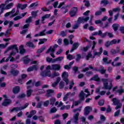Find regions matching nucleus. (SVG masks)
Listing matches in <instances>:
<instances>
[{"label": "nucleus", "mask_w": 124, "mask_h": 124, "mask_svg": "<svg viewBox=\"0 0 124 124\" xmlns=\"http://www.w3.org/2000/svg\"><path fill=\"white\" fill-rule=\"evenodd\" d=\"M101 81L103 82V84L102 89L104 90H108V91L112 89V88H113V85H112V83H113V79H109V85H108V79L107 78H102Z\"/></svg>", "instance_id": "nucleus-1"}, {"label": "nucleus", "mask_w": 124, "mask_h": 124, "mask_svg": "<svg viewBox=\"0 0 124 124\" xmlns=\"http://www.w3.org/2000/svg\"><path fill=\"white\" fill-rule=\"evenodd\" d=\"M99 51V52H95V51H93V54H92V51H90L87 54V56L91 59H94L96 56L100 57L101 54H102V52H103V48H102V47H100Z\"/></svg>", "instance_id": "nucleus-2"}, {"label": "nucleus", "mask_w": 124, "mask_h": 124, "mask_svg": "<svg viewBox=\"0 0 124 124\" xmlns=\"http://www.w3.org/2000/svg\"><path fill=\"white\" fill-rule=\"evenodd\" d=\"M121 42V39H118L117 40L116 39H114L110 41H107L106 42L105 44V46L106 48H108L109 46H111L112 45H116V44H120Z\"/></svg>", "instance_id": "nucleus-3"}, {"label": "nucleus", "mask_w": 124, "mask_h": 124, "mask_svg": "<svg viewBox=\"0 0 124 124\" xmlns=\"http://www.w3.org/2000/svg\"><path fill=\"white\" fill-rule=\"evenodd\" d=\"M85 96H86V94L85 93H84L83 91H81L78 95L79 100L75 103V106H77L80 104L82 101H84V100H85Z\"/></svg>", "instance_id": "nucleus-4"}, {"label": "nucleus", "mask_w": 124, "mask_h": 124, "mask_svg": "<svg viewBox=\"0 0 124 124\" xmlns=\"http://www.w3.org/2000/svg\"><path fill=\"white\" fill-rule=\"evenodd\" d=\"M94 71L99 72L102 75H105V78H108V76H109L108 74H106V69L104 68L103 66H100L99 69L97 68L94 69Z\"/></svg>", "instance_id": "nucleus-5"}, {"label": "nucleus", "mask_w": 124, "mask_h": 124, "mask_svg": "<svg viewBox=\"0 0 124 124\" xmlns=\"http://www.w3.org/2000/svg\"><path fill=\"white\" fill-rule=\"evenodd\" d=\"M30 105V104L29 103H26L24 106L21 107H15L13 109L10 110V112L11 113H12V112H14V111H16V112H17V111H21V110H23L24 109H26L28 106Z\"/></svg>", "instance_id": "nucleus-6"}, {"label": "nucleus", "mask_w": 124, "mask_h": 124, "mask_svg": "<svg viewBox=\"0 0 124 124\" xmlns=\"http://www.w3.org/2000/svg\"><path fill=\"white\" fill-rule=\"evenodd\" d=\"M68 73L67 72H63L62 74V77L63 81L66 83V85H68L69 80L68 79Z\"/></svg>", "instance_id": "nucleus-7"}, {"label": "nucleus", "mask_w": 124, "mask_h": 124, "mask_svg": "<svg viewBox=\"0 0 124 124\" xmlns=\"http://www.w3.org/2000/svg\"><path fill=\"white\" fill-rule=\"evenodd\" d=\"M3 96L6 99H4V101L2 103V106H7V105H9L12 101L10 99H7V96L6 94H4Z\"/></svg>", "instance_id": "nucleus-8"}, {"label": "nucleus", "mask_w": 124, "mask_h": 124, "mask_svg": "<svg viewBox=\"0 0 124 124\" xmlns=\"http://www.w3.org/2000/svg\"><path fill=\"white\" fill-rule=\"evenodd\" d=\"M41 76L42 77H51V71L45 70L41 73Z\"/></svg>", "instance_id": "nucleus-9"}, {"label": "nucleus", "mask_w": 124, "mask_h": 124, "mask_svg": "<svg viewBox=\"0 0 124 124\" xmlns=\"http://www.w3.org/2000/svg\"><path fill=\"white\" fill-rule=\"evenodd\" d=\"M55 91L53 89H48L46 90V96L47 97H51L54 95Z\"/></svg>", "instance_id": "nucleus-10"}, {"label": "nucleus", "mask_w": 124, "mask_h": 124, "mask_svg": "<svg viewBox=\"0 0 124 124\" xmlns=\"http://www.w3.org/2000/svg\"><path fill=\"white\" fill-rule=\"evenodd\" d=\"M51 66V69L52 70H55V71H59V70H61V68H62L61 65L59 64H52Z\"/></svg>", "instance_id": "nucleus-11"}, {"label": "nucleus", "mask_w": 124, "mask_h": 124, "mask_svg": "<svg viewBox=\"0 0 124 124\" xmlns=\"http://www.w3.org/2000/svg\"><path fill=\"white\" fill-rule=\"evenodd\" d=\"M92 110H93V109L92 108V107L90 106H87L86 107H85L84 108V113L85 116H87V115H89Z\"/></svg>", "instance_id": "nucleus-12"}, {"label": "nucleus", "mask_w": 124, "mask_h": 124, "mask_svg": "<svg viewBox=\"0 0 124 124\" xmlns=\"http://www.w3.org/2000/svg\"><path fill=\"white\" fill-rule=\"evenodd\" d=\"M20 91L21 88L19 86H15L13 88V93L14 94H17V93H19Z\"/></svg>", "instance_id": "nucleus-13"}, {"label": "nucleus", "mask_w": 124, "mask_h": 124, "mask_svg": "<svg viewBox=\"0 0 124 124\" xmlns=\"http://www.w3.org/2000/svg\"><path fill=\"white\" fill-rule=\"evenodd\" d=\"M10 50H16L17 53H19V50L18 49V47H17V45H13L9 46L7 48V51H9Z\"/></svg>", "instance_id": "nucleus-14"}, {"label": "nucleus", "mask_w": 124, "mask_h": 124, "mask_svg": "<svg viewBox=\"0 0 124 124\" xmlns=\"http://www.w3.org/2000/svg\"><path fill=\"white\" fill-rule=\"evenodd\" d=\"M90 20V17L87 16L85 18L79 17L78 18V22L79 23H83L84 22H88Z\"/></svg>", "instance_id": "nucleus-15"}, {"label": "nucleus", "mask_w": 124, "mask_h": 124, "mask_svg": "<svg viewBox=\"0 0 124 124\" xmlns=\"http://www.w3.org/2000/svg\"><path fill=\"white\" fill-rule=\"evenodd\" d=\"M116 49L114 48H112L110 50V53L111 55H116V54H119L120 53V47L117 46L116 47Z\"/></svg>", "instance_id": "nucleus-16"}, {"label": "nucleus", "mask_w": 124, "mask_h": 124, "mask_svg": "<svg viewBox=\"0 0 124 124\" xmlns=\"http://www.w3.org/2000/svg\"><path fill=\"white\" fill-rule=\"evenodd\" d=\"M107 35H108L109 38L114 37V35H113V33L107 31L103 34L102 38H104V37H105Z\"/></svg>", "instance_id": "nucleus-17"}, {"label": "nucleus", "mask_w": 124, "mask_h": 124, "mask_svg": "<svg viewBox=\"0 0 124 124\" xmlns=\"http://www.w3.org/2000/svg\"><path fill=\"white\" fill-rule=\"evenodd\" d=\"M10 73L13 76L16 77L17 76V75L19 74V71L17 70H15L14 69H11V71H10Z\"/></svg>", "instance_id": "nucleus-18"}, {"label": "nucleus", "mask_w": 124, "mask_h": 124, "mask_svg": "<svg viewBox=\"0 0 124 124\" xmlns=\"http://www.w3.org/2000/svg\"><path fill=\"white\" fill-rule=\"evenodd\" d=\"M90 80L91 81H96V82H99L100 81V78L98 77V75H95L90 79Z\"/></svg>", "instance_id": "nucleus-19"}, {"label": "nucleus", "mask_w": 124, "mask_h": 124, "mask_svg": "<svg viewBox=\"0 0 124 124\" xmlns=\"http://www.w3.org/2000/svg\"><path fill=\"white\" fill-rule=\"evenodd\" d=\"M111 101L113 102L112 105H114V106H116V105H118V104L121 103L120 102V100L117 99V98H113Z\"/></svg>", "instance_id": "nucleus-20"}, {"label": "nucleus", "mask_w": 124, "mask_h": 124, "mask_svg": "<svg viewBox=\"0 0 124 124\" xmlns=\"http://www.w3.org/2000/svg\"><path fill=\"white\" fill-rule=\"evenodd\" d=\"M19 53L21 55H23V54L26 53V49L24 48V46L23 45H21L19 46Z\"/></svg>", "instance_id": "nucleus-21"}, {"label": "nucleus", "mask_w": 124, "mask_h": 124, "mask_svg": "<svg viewBox=\"0 0 124 124\" xmlns=\"http://www.w3.org/2000/svg\"><path fill=\"white\" fill-rule=\"evenodd\" d=\"M93 36H94L95 35H99V36H101L102 38V36L103 35V34L102 33V31L101 30H99L98 32L95 31L93 33H92Z\"/></svg>", "instance_id": "nucleus-22"}, {"label": "nucleus", "mask_w": 124, "mask_h": 124, "mask_svg": "<svg viewBox=\"0 0 124 124\" xmlns=\"http://www.w3.org/2000/svg\"><path fill=\"white\" fill-rule=\"evenodd\" d=\"M38 13V10L37 11H33L31 12V18H36L37 17Z\"/></svg>", "instance_id": "nucleus-23"}, {"label": "nucleus", "mask_w": 124, "mask_h": 124, "mask_svg": "<svg viewBox=\"0 0 124 124\" xmlns=\"http://www.w3.org/2000/svg\"><path fill=\"white\" fill-rule=\"evenodd\" d=\"M60 81L61 78L60 77H57V78H56V81L52 83V87L55 88V87H56L57 85H58L59 83H60Z\"/></svg>", "instance_id": "nucleus-24"}, {"label": "nucleus", "mask_w": 124, "mask_h": 124, "mask_svg": "<svg viewBox=\"0 0 124 124\" xmlns=\"http://www.w3.org/2000/svg\"><path fill=\"white\" fill-rule=\"evenodd\" d=\"M33 69L35 70H37V67L36 65H33L32 66H30L27 69L28 72H30V71H32Z\"/></svg>", "instance_id": "nucleus-25"}, {"label": "nucleus", "mask_w": 124, "mask_h": 124, "mask_svg": "<svg viewBox=\"0 0 124 124\" xmlns=\"http://www.w3.org/2000/svg\"><path fill=\"white\" fill-rule=\"evenodd\" d=\"M119 27H120V25L117 23H114L112 26V28L115 31H117L119 30Z\"/></svg>", "instance_id": "nucleus-26"}, {"label": "nucleus", "mask_w": 124, "mask_h": 124, "mask_svg": "<svg viewBox=\"0 0 124 124\" xmlns=\"http://www.w3.org/2000/svg\"><path fill=\"white\" fill-rule=\"evenodd\" d=\"M82 55L80 54H78L76 55V62H80V60L81 59H82Z\"/></svg>", "instance_id": "nucleus-27"}, {"label": "nucleus", "mask_w": 124, "mask_h": 124, "mask_svg": "<svg viewBox=\"0 0 124 124\" xmlns=\"http://www.w3.org/2000/svg\"><path fill=\"white\" fill-rule=\"evenodd\" d=\"M22 60L25 64H28L31 62V59L26 57H24Z\"/></svg>", "instance_id": "nucleus-28"}, {"label": "nucleus", "mask_w": 124, "mask_h": 124, "mask_svg": "<svg viewBox=\"0 0 124 124\" xmlns=\"http://www.w3.org/2000/svg\"><path fill=\"white\" fill-rule=\"evenodd\" d=\"M50 104L51 106H54L55 105V102H56V98H51L49 100Z\"/></svg>", "instance_id": "nucleus-29"}, {"label": "nucleus", "mask_w": 124, "mask_h": 124, "mask_svg": "<svg viewBox=\"0 0 124 124\" xmlns=\"http://www.w3.org/2000/svg\"><path fill=\"white\" fill-rule=\"evenodd\" d=\"M67 30L62 31H61L60 36H62V37H64V36H66V32H67Z\"/></svg>", "instance_id": "nucleus-30"}, {"label": "nucleus", "mask_w": 124, "mask_h": 124, "mask_svg": "<svg viewBox=\"0 0 124 124\" xmlns=\"http://www.w3.org/2000/svg\"><path fill=\"white\" fill-rule=\"evenodd\" d=\"M46 48V47L43 46V47H42L41 48L38 49L36 51V53L37 54H41V53H42V52H43V51H44L45 50Z\"/></svg>", "instance_id": "nucleus-31"}, {"label": "nucleus", "mask_w": 124, "mask_h": 124, "mask_svg": "<svg viewBox=\"0 0 124 124\" xmlns=\"http://www.w3.org/2000/svg\"><path fill=\"white\" fill-rule=\"evenodd\" d=\"M32 90L31 89H29L28 90H27V97L29 98L30 97L31 95V93H32Z\"/></svg>", "instance_id": "nucleus-32"}, {"label": "nucleus", "mask_w": 124, "mask_h": 124, "mask_svg": "<svg viewBox=\"0 0 124 124\" xmlns=\"http://www.w3.org/2000/svg\"><path fill=\"white\" fill-rule=\"evenodd\" d=\"M40 41L38 43L39 45H41V44H44L46 41H47V39L43 38V39H40Z\"/></svg>", "instance_id": "nucleus-33"}, {"label": "nucleus", "mask_w": 124, "mask_h": 124, "mask_svg": "<svg viewBox=\"0 0 124 124\" xmlns=\"http://www.w3.org/2000/svg\"><path fill=\"white\" fill-rule=\"evenodd\" d=\"M60 76V73L59 72H54L51 76V78H55V77H58Z\"/></svg>", "instance_id": "nucleus-34"}, {"label": "nucleus", "mask_w": 124, "mask_h": 124, "mask_svg": "<svg viewBox=\"0 0 124 124\" xmlns=\"http://www.w3.org/2000/svg\"><path fill=\"white\" fill-rule=\"evenodd\" d=\"M70 94H71V93L69 92L67 93L65 95H64L63 98V101H66V100H67V98H68V95H70Z\"/></svg>", "instance_id": "nucleus-35"}, {"label": "nucleus", "mask_w": 124, "mask_h": 124, "mask_svg": "<svg viewBox=\"0 0 124 124\" xmlns=\"http://www.w3.org/2000/svg\"><path fill=\"white\" fill-rule=\"evenodd\" d=\"M26 45L28 46V47L34 48V45L32 42H28L26 43Z\"/></svg>", "instance_id": "nucleus-36"}, {"label": "nucleus", "mask_w": 124, "mask_h": 124, "mask_svg": "<svg viewBox=\"0 0 124 124\" xmlns=\"http://www.w3.org/2000/svg\"><path fill=\"white\" fill-rule=\"evenodd\" d=\"M0 7H1V9H0V15H1V14H2V13H3V11H4V6H5V4L3 3H2L0 4Z\"/></svg>", "instance_id": "nucleus-37"}, {"label": "nucleus", "mask_w": 124, "mask_h": 124, "mask_svg": "<svg viewBox=\"0 0 124 124\" xmlns=\"http://www.w3.org/2000/svg\"><path fill=\"white\" fill-rule=\"evenodd\" d=\"M83 2H85V6H86L87 8L90 7V5L91 4L90 3V1L87 0H83Z\"/></svg>", "instance_id": "nucleus-38"}, {"label": "nucleus", "mask_w": 124, "mask_h": 124, "mask_svg": "<svg viewBox=\"0 0 124 124\" xmlns=\"http://www.w3.org/2000/svg\"><path fill=\"white\" fill-rule=\"evenodd\" d=\"M38 6V3L37 2H35L33 3H32L30 6L29 7L31 8V7H37Z\"/></svg>", "instance_id": "nucleus-39"}, {"label": "nucleus", "mask_w": 124, "mask_h": 124, "mask_svg": "<svg viewBox=\"0 0 124 124\" xmlns=\"http://www.w3.org/2000/svg\"><path fill=\"white\" fill-rule=\"evenodd\" d=\"M58 111V109L56 108V107H53L50 109V114H53L54 113H56Z\"/></svg>", "instance_id": "nucleus-40"}, {"label": "nucleus", "mask_w": 124, "mask_h": 124, "mask_svg": "<svg viewBox=\"0 0 124 124\" xmlns=\"http://www.w3.org/2000/svg\"><path fill=\"white\" fill-rule=\"evenodd\" d=\"M19 13V9H16V11L15 14L12 15L10 18H13V17H15V16H17V15H18Z\"/></svg>", "instance_id": "nucleus-41"}, {"label": "nucleus", "mask_w": 124, "mask_h": 124, "mask_svg": "<svg viewBox=\"0 0 124 124\" xmlns=\"http://www.w3.org/2000/svg\"><path fill=\"white\" fill-rule=\"evenodd\" d=\"M100 3L101 4H104V5H107V4H109V1L107 0H102Z\"/></svg>", "instance_id": "nucleus-42"}, {"label": "nucleus", "mask_w": 124, "mask_h": 124, "mask_svg": "<svg viewBox=\"0 0 124 124\" xmlns=\"http://www.w3.org/2000/svg\"><path fill=\"white\" fill-rule=\"evenodd\" d=\"M76 14H77V13H75L72 11L70 10L69 12V15L70 17H75V16H76Z\"/></svg>", "instance_id": "nucleus-43"}, {"label": "nucleus", "mask_w": 124, "mask_h": 124, "mask_svg": "<svg viewBox=\"0 0 124 124\" xmlns=\"http://www.w3.org/2000/svg\"><path fill=\"white\" fill-rule=\"evenodd\" d=\"M38 119L41 123H45V118H44V117H43V116L42 115L38 116Z\"/></svg>", "instance_id": "nucleus-44"}, {"label": "nucleus", "mask_w": 124, "mask_h": 124, "mask_svg": "<svg viewBox=\"0 0 124 124\" xmlns=\"http://www.w3.org/2000/svg\"><path fill=\"white\" fill-rule=\"evenodd\" d=\"M14 5V4L13 2L9 3L6 6V9H10Z\"/></svg>", "instance_id": "nucleus-45"}, {"label": "nucleus", "mask_w": 124, "mask_h": 124, "mask_svg": "<svg viewBox=\"0 0 124 124\" xmlns=\"http://www.w3.org/2000/svg\"><path fill=\"white\" fill-rule=\"evenodd\" d=\"M32 17L31 16H30L27 19H26L25 21V23L27 24H30V23H31L32 22V20L31 19Z\"/></svg>", "instance_id": "nucleus-46"}, {"label": "nucleus", "mask_w": 124, "mask_h": 124, "mask_svg": "<svg viewBox=\"0 0 124 124\" xmlns=\"http://www.w3.org/2000/svg\"><path fill=\"white\" fill-rule=\"evenodd\" d=\"M49 104H50V101L46 100L44 102L43 106L44 107H48V106H49Z\"/></svg>", "instance_id": "nucleus-47"}, {"label": "nucleus", "mask_w": 124, "mask_h": 124, "mask_svg": "<svg viewBox=\"0 0 124 124\" xmlns=\"http://www.w3.org/2000/svg\"><path fill=\"white\" fill-rule=\"evenodd\" d=\"M55 51V48H52V46H50V48L46 51V54H49L50 52H52V53Z\"/></svg>", "instance_id": "nucleus-48"}, {"label": "nucleus", "mask_w": 124, "mask_h": 124, "mask_svg": "<svg viewBox=\"0 0 124 124\" xmlns=\"http://www.w3.org/2000/svg\"><path fill=\"white\" fill-rule=\"evenodd\" d=\"M64 87V82L63 81H61L59 83V88L60 90L63 89Z\"/></svg>", "instance_id": "nucleus-49"}, {"label": "nucleus", "mask_w": 124, "mask_h": 124, "mask_svg": "<svg viewBox=\"0 0 124 124\" xmlns=\"http://www.w3.org/2000/svg\"><path fill=\"white\" fill-rule=\"evenodd\" d=\"M89 49H90V46H87L85 47H82L81 50V51H83L84 52H87V51H88Z\"/></svg>", "instance_id": "nucleus-50"}, {"label": "nucleus", "mask_w": 124, "mask_h": 124, "mask_svg": "<svg viewBox=\"0 0 124 124\" xmlns=\"http://www.w3.org/2000/svg\"><path fill=\"white\" fill-rule=\"evenodd\" d=\"M73 47L74 49H75L76 50V49H77L78 47H79V42H77L74 43L73 45Z\"/></svg>", "instance_id": "nucleus-51"}, {"label": "nucleus", "mask_w": 124, "mask_h": 124, "mask_svg": "<svg viewBox=\"0 0 124 124\" xmlns=\"http://www.w3.org/2000/svg\"><path fill=\"white\" fill-rule=\"evenodd\" d=\"M73 70L74 71V73H77V72H79V69L78 67L75 66L73 67Z\"/></svg>", "instance_id": "nucleus-52"}, {"label": "nucleus", "mask_w": 124, "mask_h": 124, "mask_svg": "<svg viewBox=\"0 0 124 124\" xmlns=\"http://www.w3.org/2000/svg\"><path fill=\"white\" fill-rule=\"evenodd\" d=\"M71 11L77 13V12L78 11V8L77 7H73L71 8Z\"/></svg>", "instance_id": "nucleus-53"}, {"label": "nucleus", "mask_w": 124, "mask_h": 124, "mask_svg": "<svg viewBox=\"0 0 124 124\" xmlns=\"http://www.w3.org/2000/svg\"><path fill=\"white\" fill-rule=\"evenodd\" d=\"M95 24L96 25L100 24L101 26H102V25H103V22H102L100 20H97L95 21Z\"/></svg>", "instance_id": "nucleus-54"}, {"label": "nucleus", "mask_w": 124, "mask_h": 124, "mask_svg": "<svg viewBox=\"0 0 124 124\" xmlns=\"http://www.w3.org/2000/svg\"><path fill=\"white\" fill-rule=\"evenodd\" d=\"M24 97H26V94L24 93H22L20 95L17 96V98H19V99L21 98H24Z\"/></svg>", "instance_id": "nucleus-55"}, {"label": "nucleus", "mask_w": 124, "mask_h": 124, "mask_svg": "<svg viewBox=\"0 0 124 124\" xmlns=\"http://www.w3.org/2000/svg\"><path fill=\"white\" fill-rule=\"evenodd\" d=\"M74 58H73V55L71 54H68L67 56V59L69 60V61H71L72 60H73Z\"/></svg>", "instance_id": "nucleus-56"}, {"label": "nucleus", "mask_w": 124, "mask_h": 124, "mask_svg": "<svg viewBox=\"0 0 124 124\" xmlns=\"http://www.w3.org/2000/svg\"><path fill=\"white\" fill-rule=\"evenodd\" d=\"M104 100H101L98 102V104L99 106H103L104 105Z\"/></svg>", "instance_id": "nucleus-57"}, {"label": "nucleus", "mask_w": 124, "mask_h": 124, "mask_svg": "<svg viewBox=\"0 0 124 124\" xmlns=\"http://www.w3.org/2000/svg\"><path fill=\"white\" fill-rule=\"evenodd\" d=\"M46 93V91L43 89H39L38 90V93H39V94H42V93Z\"/></svg>", "instance_id": "nucleus-58"}, {"label": "nucleus", "mask_w": 124, "mask_h": 124, "mask_svg": "<svg viewBox=\"0 0 124 124\" xmlns=\"http://www.w3.org/2000/svg\"><path fill=\"white\" fill-rule=\"evenodd\" d=\"M85 75L87 76V77H90L91 75H93V72L92 71L86 72Z\"/></svg>", "instance_id": "nucleus-59"}, {"label": "nucleus", "mask_w": 124, "mask_h": 124, "mask_svg": "<svg viewBox=\"0 0 124 124\" xmlns=\"http://www.w3.org/2000/svg\"><path fill=\"white\" fill-rule=\"evenodd\" d=\"M22 16H17L14 18V21H18V20H20V19H22Z\"/></svg>", "instance_id": "nucleus-60"}, {"label": "nucleus", "mask_w": 124, "mask_h": 124, "mask_svg": "<svg viewBox=\"0 0 124 124\" xmlns=\"http://www.w3.org/2000/svg\"><path fill=\"white\" fill-rule=\"evenodd\" d=\"M41 106H42V102H38L36 105V108L40 109L41 108Z\"/></svg>", "instance_id": "nucleus-61"}, {"label": "nucleus", "mask_w": 124, "mask_h": 124, "mask_svg": "<svg viewBox=\"0 0 124 124\" xmlns=\"http://www.w3.org/2000/svg\"><path fill=\"white\" fill-rule=\"evenodd\" d=\"M102 15V13H101V11H100V10L97 11L95 13V16H100V15Z\"/></svg>", "instance_id": "nucleus-62"}, {"label": "nucleus", "mask_w": 124, "mask_h": 124, "mask_svg": "<svg viewBox=\"0 0 124 124\" xmlns=\"http://www.w3.org/2000/svg\"><path fill=\"white\" fill-rule=\"evenodd\" d=\"M124 90L123 89H119L116 91V93H118L119 94H122L124 93Z\"/></svg>", "instance_id": "nucleus-63"}, {"label": "nucleus", "mask_w": 124, "mask_h": 124, "mask_svg": "<svg viewBox=\"0 0 124 124\" xmlns=\"http://www.w3.org/2000/svg\"><path fill=\"white\" fill-rule=\"evenodd\" d=\"M120 112H121V110L118 109L114 113V117H118L120 115Z\"/></svg>", "instance_id": "nucleus-64"}]
</instances>
